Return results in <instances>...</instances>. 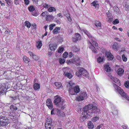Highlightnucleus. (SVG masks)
Returning a JSON list of instances; mask_svg holds the SVG:
<instances>
[{"label": "nucleus", "mask_w": 129, "mask_h": 129, "mask_svg": "<svg viewBox=\"0 0 129 129\" xmlns=\"http://www.w3.org/2000/svg\"><path fill=\"white\" fill-rule=\"evenodd\" d=\"M87 98V94L85 92H83L81 93L79 96L77 98V100L78 101H82Z\"/></svg>", "instance_id": "nucleus-8"}, {"label": "nucleus", "mask_w": 129, "mask_h": 129, "mask_svg": "<svg viewBox=\"0 0 129 129\" xmlns=\"http://www.w3.org/2000/svg\"><path fill=\"white\" fill-rule=\"evenodd\" d=\"M48 14V11H45L44 12H43L41 14V15L43 16H46Z\"/></svg>", "instance_id": "nucleus-44"}, {"label": "nucleus", "mask_w": 129, "mask_h": 129, "mask_svg": "<svg viewBox=\"0 0 129 129\" xmlns=\"http://www.w3.org/2000/svg\"><path fill=\"white\" fill-rule=\"evenodd\" d=\"M87 126L89 129H93L94 127L93 124L91 121L89 122Z\"/></svg>", "instance_id": "nucleus-24"}, {"label": "nucleus", "mask_w": 129, "mask_h": 129, "mask_svg": "<svg viewBox=\"0 0 129 129\" xmlns=\"http://www.w3.org/2000/svg\"><path fill=\"white\" fill-rule=\"evenodd\" d=\"M24 1L26 5H27L29 4L30 2L29 0H24Z\"/></svg>", "instance_id": "nucleus-54"}, {"label": "nucleus", "mask_w": 129, "mask_h": 129, "mask_svg": "<svg viewBox=\"0 0 129 129\" xmlns=\"http://www.w3.org/2000/svg\"><path fill=\"white\" fill-rule=\"evenodd\" d=\"M55 25V24H51L49 26V29L50 30H52L53 28V27Z\"/></svg>", "instance_id": "nucleus-43"}, {"label": "nucleus", "mask_w": 129, "mask_h": 129, "mask_svg": "<svg viewBox=\"0 0 129 129\" xmlns=\"http://www.w3.org/2000/svg\"><path fill=\"white\" fill-rule=\"evenodd\" d=\"M72 49L74 51L76 52L79 51V48L76 46H74L73 47Z\"/></svg>", "instance_id": "nucleus-38"}, {"label": "nucleus", "mask_w": 129, "mask_h": 129, "mask_svg": "<svg viewBox=\"0 0 129 129\" xmlns=\"http://www.w3.org/2000/svg\"><path fill=\"white\" fill-rule=\"evenodd\" d=\"M23 59L24 62L26 63H27L30 61L29 59L26 56H24L23 57Z\"/></svg>", "instance_id": "nucleus-29"}, {"label": "nucleus", "mask_w": 129, "mask_h": 129, "mask_svg": "<svg viewBox=\"0 0 129 129\" xmlns=\"http://www.w3.org/2000/svg\"><path fill=\"white\" fill-rule=\"evenodd\" d=\"M113 9L114 12L116 14L119 11V9L116 6H114L113 7Z\"/></svg>", "instance_id": "nucleus-33"}, {"label": "nucleus", "mask_w": 129, "mask_h": 129, "mask_svg": "<svg viewBox=\"0 0 129 129\" xmlns=\"http://www.w3.org/2000/svg\"><path fill=\"white\" fill-rule=\"evenodd\" d=\"M60 29L59 27H56L53 31V33L54 34H55L59 33V31Z\"/></svg>", "instance_id": "nucleus-22"}, {"label": "nucleus", "mask_w": 129, "mask_h": 129, "mask_svg": "<svg viewBox=\"0 0 129 129\" xmlns=\"http://www.w3.org/2000/svg\"><path fill=\"white\" fill-rule=\"evenodd\" d=\"M88 113L82 112V114L80 117V120L81 122L84 121L86 119L88 118Z\"/></svg>", "instance_id": "nucleus-10"}, {"label": "nucleus", "mask_w": 129, "mask_h": 129, "mask_svg": "<svg viewBox=\"0 0 129 129\" xmlns=\"http://www.w3.org/2000/svg\"><path fill=\"white\" fill-rule=\"evenodd\" d=\"M65 16L67 17V18H69V17H70V14L68 13H67L65 14Z\"/></svg>", "instance_id": "nucleus-60"}, {"label": "nucleus", "mask_w": 129, "mask_h": 129, "mask_svg": "<svg viewBox=\"0 0 129 129\" xmlns=\"http://www.w3.org/2000/svg\"><path fill=\"white\" fill-rule=\"evenodd\" d=\"M65 61L64 59V58H60L59 60V62L60 63L62 64Z\"/></svg>", "instance_id": "nucleus-48"}, {"label": "nucleus", "mask_w": 129, "mask_h": 129, "mask_svg": "<svg viewBox=\"0 0 129 129\" xmlns=\"http://www.w3.org/2000/svg\"><path fill=\"white\" fill-rule=\"evenodd\" d=\"M25 25L27 27L29 28L31 26V24L28 21H26L25 22Z\"/></svg>", "instance_id": "nucleus-36"}, {"label": "nucleus", "mask_w": 129, "mask_h": 129, "mask_svg": "<svg viewBox=\"0 0 129 129\" xmlns=\"http://www.w3.org/2000/svg\"><path fill=\"white\" fill-rule=\"evenodd\" d=\"M7 89L5 85L1 84L0 85V95L4 94L6 92Z\"/></svg>", "instance_id": "nucleus-11"}, {"label": "nucleus", "mask_w": 129, "mask_h": 129, "mask_svg": "<svg viewBox=\"0 0 129 129\" xmlns=\"http://www.w3.org/2000/svg\"><path fill=\"white\" fill-rule=\"evenodd\" d=\"M42 45V42L41 41H38L37 43V47L38 49L40 48Z\"/></svg>", "instance_id": "nucleus-28"}, {"label": "nucleus", "mask_w": 129, "mask_h": 129, "mask_svg": "<svg viewBox=\"0 0 129 129\" xmlns=\"http://www.w3.org/2000/svg\"><path fill=\"white\" fill-rule=\"evenodd\" d=\"M46 18L47 20H50L53 18L52 16L50 15H47Z\"/></svg>", "instance_id": "nucleus-37"}, {"label": "nucleus", "mask_w": 129, "mask_h": 129, "mask_svg": "<svg viewBox=\"0 0 129 129\" xmlns=\"http://www.w3.org/2000/svg\"><path fill=\"white\" fill-rule=\"evenodd\" d=\"M103 57H99L97 58V61L98 63H100L102 62L103 61Z\"/></svg>", "instance_id": "nucleus-35"}, {"label": "nucleus", "mask_w": 129, "mask_h": 129, "mask_svg": "<svg viewBox=\"0 0 129 129\" xmlns=\"http://www.w3.org/2000/svg\"><path fill=\"white\" fill-rule=\"evenodd\" d=\"M43 6L45 8H48L50 6V5L46 3H45L44 4H43Z\"/></svg>", "instance_id": "nucleus-47"}, {"label": "nucleus", "mask_w": 129, "mask_h": 129, "mask_svg": "<svg viewBox=\"0 0 129 129\" xmlns=\"http://www.w3.org/2000/svg\"><path fill=\"white\" fill-rule=\"evenodd\" d=\"M59 111L58 110L57 108H53L52 109L51 111V114L52 115L58 113V111Z\"/></svg>", "instance_id": "nucleus-21"}, {"label": "nucleus", "mask_w": 129, "mask_h": 129, "mask_svg": "<svg viewBox=\"0 0 129 129\" xmlns=\"http://www.w3.org/2000/svg\"><path fill=\"white\" fill-rule=\"evenodd\" d=\"M97 2L96 1H94L93 2L91 3V5L95 7V8H99V5L97 3Z\"/></svg>", "instance_id": "nucleus-23"}, {"label": "nucleus", "mask_w": 129, "mask_h": 129, "mask_svg": "<svg viewBox=\"0 0 129 129\" xmlns=\"http://www.w3.org/2000/svg\"><path fill=\"white\" fill-rule=\"evenodd\" d=\"M68 69V68L67 67H66L65 69H64L65 71L64 72V75L65 76H66L68 78L70 79L72 78V76L71 74L69 73L66 70H67Z\"/></svg>", "instance_id": "nucleus-14"}, {"label": "nucleus", "mask_w": 129, "mask_h": 129, "mask_svg": "<svg viewBox=\"0 0 129 129\" xmlns=\"http://www.w3.org/2000/svg\"><path fill=\"white\" fill-rule=\"evenodd\" d=\"M46 105L50 109H52L53 108L52 104L51 101L50 99H48L46 101Z\"/></svg>", "instance_id": "nucleus-12"}, {"label": "nucleus", "mask_w": 129, "mask_h": 129, "mask_svg": "<svg viewBox=\"0 0 129 129\" xmlns=\"http://www.w3.org/2000/svg\"><path fill=\"white\" fill-rule=\"evenodd\" d=\"M19 0H14V3L16 5L19 4Z\"/></svg>", "instance_id": "nucleus-59"}, {"label": "nucleus", "mask_w": 129, "mask_h": 129, "mask_svg": "<svg viewBox=\"0 0 129 129\" xmlns=\"http://www.w3.org/2000/svg\"><path fill=\"white\" fill-rule=\"evenodd\" d=\"M68 55V54L67 52H65L63 54V57L64 58H66L67 57Z\"/></svg>", "instance_id": "nucleus-50"}, {"label": "nucleus", "mask_w": 129, "mask_h": 129, "mask_svg": "<svg viewBox=\"0 0 129 129\" xmlns=\"http://www.w3.org/2000/svg\"><path fill=\"white\" fill-rule=\"evenodd\" d=\"M99 119V117L96 116L93 117L92 119V122H94L98 120Z\"/></svg>", "instance_id": "nucleus-41"}, {"label": "nucleus", "mask_w": 129, "mask_h": 129, "mask_svg": "<svg viewBox=\"0 0 129 129\" xmlns=\"http://www.w3.org/2000/svg\"><path fill=\"white\" fill-rule=\"evenodd\" d=\"M119 23V21L117 19H115L113 22L114 24H117Z\"/></svg>", "instance_id": "nucleus-53"}, {"label": "nucleus", "mask_w": 129, "mask_h": 129, "mask_svg": "<svg viewBox=\"0 0 129 129\" xmlns=\"http://www.w3.org/2000/svg\"><path fill=\"white\" fill-rule=\"evenodd\" d=\"M81 36L78 34H76L75 35V37L73 38V40L74 42H76L78 40H80L81 39Z\"/></svg>", "instance_id": "nucleus-17"}, {"label": "nucleus", "mask_w": 129, "mask_h": 129, "mask_svg": "<svg viewBox=\"0 0 129 129\" xmlns=\"http://www.w3.org/2000/svg\"><path fill=\"white\" fill-rule=\"evenodd\" d=\"M67 18L68 19V21H69L71 22L72 21V19L70 17H69Z\"/></svg>", "instance_id": "nucleus-61"}, {"label": "nucleus", "mask_w": 129, "mask_h": 129, "mask_svg": "<svg viewBox=\"0 0 129 129\" xmlns=\"http://www.w3.org/2000/svg\"><path fill=\"white\" fill-rule=\"evenodd\" d=\"M70 62H71V63L75 64L77 66H79V65L80 60L79 58H77V59L74 58L70 60Z\"/></svg>", "instance_id": "nucleus-13"}, {"label": "nucleus", "mask_w": 129, "mask_h": 129, "mask_svg": "<svg viewBox=\"0 0 129 129\" xmlns=\"http://www.w3.org/2000/svg\"><path fill=\"white\" fill-rule=\"evenodd\" d=\"M114 86L115 89L117 90L118 91L122 96L128 100H129V97L123 91L120 87L115 84H114Z\"/></svg>", "instance_id": "nucleus-4"}, {"label": "nucleus", "mask_w": 129, "mask_h": 129, "mask_svg": "<svg viewBox=\"0 0 129 129\" xmlns=\"http://www.w3.org/2000/svg\"><path fill=\"white\" fill-rule=\"evenodd\" d=\"M115 40L117 41H120L121 40L120 39H119L118 38V37H116L115 39Z\"/></svg>", "instance_id": "nucleus-63"}, {"label": "nucleus", "mask_w": 129, "mask_h": 129, "mask_svg": "<svg viewBox=\"0 0 129 129\" xmlns=\"http://www.w3.org/2000/svg\"><path fill=\"white\" fill-rule=\"evenodd\" d=\"M31 27L33 29H36V25L35 24H32L31 25Z\"/></svg>", "instance_id": "nucleus-55"}, {"label": "nucleus", "mask_w": 129, "mask_h": 129, "mask_svg": "<svg viewBox=\"0 0 129 129\" xmlns=\"http://www.w3.org/2000/svg\"><path fill=\"white\" fill-rule=\"evenodd\" d=\"M54 98H55L54 101V104L56 106L60 108L61 109H64L65 108V105L64 104L65 102L63 99L58 95L55 96Z\"/></svg>", "instance_id": "nucleus-1"}, {"label": "nucleus", "mask_w": 129, "mask_h": 129, "mask_svg": "<svg viewBox=\"0 0 129 129\" xmlns=\"http://www.w3.org/2000/svg\"><path fill=\"white\" fill-rule=\"evenodd\" d=\"M82 31L84 33L86 34L88 37L91 35L88 32L84 29H82Z\"/></svg>", "instance_id": "nucleus-32"}, {"label": "nucleus", "mask_w": 129, "mask_h": 129, "mask_svg": "<svg viewBox=\"0 0 129 129\" xmlns=\"http://www.w3.org/2000/svg\"><path fill=\"white\" fill-rule=\"evenodd\" d=\"M9 123V120L7 117L0 116V126H6Z\"/></svg>", "instance_id": "nucleus-3"}, {"label": "nucleus", "mask_w": 129, "mask_h": 129, "mask_svg": "<svg viewBox=\"0 0 129 129\" xmlns=\"http://www.w3.org/2000/svg\"><path fill=\"white\" fill-rule=\"evenodd\" d=\"M9 6H10L11 5L12 1L11 0H5Z\"/></svg>", "instance_id": "nucleus-49"}, {"label": "nucleus", "mask_w": 129, "mask_h": 129, "mask_svg": "<svg viewBox=\"0 0 129 129\" xmlns=\"http://www.w3.org/2000/svg\"><path fill=\"white\" fill-rule=\"evenodd\" d=\"M122 127L124 129H126L127 127L125 125H123L122 126Z\"/></svg>", "instance_id": "nucleus-62"}, {"label": "nucleus", "mask_w": 129, "mask_h": 129, "mask_svg": "<svg viewBox=\"0 0 129 129\" xmlns=\"http://www.w3.org/2000/svg\"><path fill=\"white\" fill-rule=\"evenodd\" d=\"M124 72V70L122 68L118 69L117 71V73L118 75L122 74Z\"/></svg>", "instance_id": "nucleus-26"}, {"label": "nucleus", "mask_w": 129, "mask_h": 129, "mask_svg": "<svg viewBox=\"0 0 129 129\" xmlns=\"http://www.w3.org/2000/svg\"><path fill=\"white\" fill-rule=\"evenodd\" d=\"M92 105L91 104H89L87 106H85L83 108V112L88 113L90 111L92 108Z\"/></svg>", "instance_id": "nucleus-9"}, {"label": "nucleus", "mask_w": 129, "mask_h": 129, "mask_svg": "<svg viewBox=\"0 0 129 129\" xmlns=\"http://www.w3.org/2000/svg\"><path fill=\"white\" fill-rule=\"evenodd\" d=\"M122 58L123 61L126 62L127 60V58L126 57L124 54H123L122 56Z\"/></svg>", "instance_id": "nucleus-46"}, {"label": "nucleus", "mask_w": 129, "mask_h": 129, "mask_svg": "<svg viewBox=\"0 0 129 129\" xmlns=\"http://www.w3.org/2000/svg\"><path fill=\"white\" fill-rule=\"evenodd\" d=\"M106 14H107V15L108 18L110 17H113L111 14L110 13H107Z\"/></svg>", "instance_id": "nucleus-56"}, {"label": "nucleus", "mask_w": 129, "mask_h": 129, "mask_svg": "<svg viewBox=\"0 0 129 129\" xmlns=\"http://www.w3.org/2000/svg\"><path fill=\"white\" fill-rule=\"evenodd\" d=\"M10 109L12 111H14L17 110V108L16 106H14L13 105H11L10 106Z\"/></svg>", "instance_id": "nucleus-31"}, {"label": "nucleus", "mask_w": 129, "mask_h": 129, "mask_svg": "<svg viewBox=\"0 0 129 129\" xmlns=\"http://www.w3.org/2000/svg\"><path fill=\"white\" fill-rule=\"evenodd\" d=\"M113 48L115 50H117L118 48V44L117 43H115L113 45Z\"/></svg>", "instance_id": "nucleus-30"}, {"label": "nucleus", "mask_w": 129, "mask_h": 129, "mask_svg": "<svg viewBox=\"0 0 129 129\" xmlns=\"http://www.w3.org/2000/svg\"><path fill=\"white\" fill-rule=\"evenodd\" d=\"M89 39L91 40L92 41V42H94L95 41V39L91 35L90 37H89Z\"/></svg>", "instance_id": "nucleus-52"}, {"label": "nucleus", "mask_w": 129, "mask_h": 129, "mask_svg": "<svg viewBox=\"0 0 129 129\" xmlns=\"http://www.w3.org/2000/svg\"><path fill=\"white\" fill-rule=\"evenodd\" d=\"M28 53L30 56L33 57L34 59L35 60H37L38 59L39 57L38 56L35 55L30 51L28 52Z\"/></svg>", "instance_id": "nucleus-18"}, {"label": "nucleus", "mask_w": 129, "mask_h": 129, "mask_svg": "<svg viewBox=\"0 0 129 129\" xmlns=\"http://www.w3.org/2000/svg\"><path fill=\"white\" fill-rule=\"evenodd\" d=\"M92 43L93 45H95V46L98 47V44L95 41L92 42Z\"/></svg>", "instance_id": "nucleus-58"}, {"label": "nucleus", "mask_w": 129, "mask_h": 129, "mask_svg": "<svg viewBox=\"0 0 129 129\" xmlns=\"http://www.w3.org/2000/svg\"><path fill=\"white\" fill-rule=\"evenodd\" d=\"M112 80L117 84H118V83H119V81L118 79L116 77H114L112 76L111 77Z\"/></svg>", "instance_id": "nucleus-25"}, {"label": "nucleus", "mask_w": 129, "mask_h": 129, "mask_svg": "<svg viewBox=\"0 0 129 129\" xmlns=\"http://www.w3.org/2000/svg\"><path fill=\"white\" fill-rule=\"evenodd\" d=\"M89 48L92 50V51L95 53H96L97 51L95 48L93 46L91 43L89 42Z\"/></svg>", "instance_id": "nucleus-19"}, {"label": "nucleus", "mask_w": 129, "mask_h": 129, "mask_svg": "<svg viewBox=\"0 0 129 129\" xmlns=\"http://www.w3.org/2000/svg\"><path fill=\"white\" fill-rule=\"evenodd\" d=\"M80 89L78 86H76L73 88L69 89V93L71 95H75L79 92Z\"/></svg>", "instance_id": "nucleus-6"}, {"label": "nucleus", "mask_w": 129, "mask_h": 129, "mask_svg": "<svg viewBox=\"0 0 129 129\" xmlns=\"http://www.w3.org/2000/svg\"><path fill=\"white\" fill-rule=\"evenodd\" d=\"M89 112L88 113V116H92L93 115V113H99L100 111V110L97 108L96 107L93 106L92 105V108Z\"/></svg>", "instance_id": "nucleus-5"}, {"label": "nucleus", "mask_w": 129, "mask_h": 129, "mask_svg": "<svg viewBox=\"0 0 129 129\" xmlns=\"http://www.w3.org/2000/svg\"><path fill=\"white\" fill-rule=\"evenodd\" d=\"M105 70L107 72H109L111 71V69L108 64H106L105 66Z\"/></svg>", "instance_id": "nucleus-20"}, {"label": "nucleus", "mask_w": 129, "mask_h": 129, "mask_svg": "<svg viewBox=\"0 0 129 129\" xmlns=\"http://www.w3.org/2000/svg\"><path fill=\"white\" fill-rule=\"evenodd\" d=\"M55 84L56 86L58 88H60L61 87L62 85L61 83L59 82H55Z\"/></svg>", "instance_id": "nucleus-34"}, {"label": "nucleus", "mask_w": 129, "mask_h": 129, "mask_svg": "<svg viewBox=\"0 0 129 129\" xmlns=\"http://www.w3.org/2000/svg\"><path fill=\"white\" fill-rule=\"evenodd\" d=\"M105 55L107 56V57L109 60H111L114 58V56L110 52H106Z\"/></svg>", "instance_id": "nucleus-15"}, {"label": "nucleus", "mask_w": 129, "mask_h": 129, "mask_svg": "<svg viewBox=\"0 0 129 129\" xmlns=\"http://www.w3.org/2000/svg\"><path fill=\"white\" fill-rule=\"evenodd\" d=\"M124 86L126 88L129 87V81H126L124 84Z\"/></svg>", "instance_id": "nucleus-45"}, {"label": "nucleus", "mask_w": 129, "mask_h": 129, "mask_svg": "<svg viewBox=\"0 0 129 129\" xmlns=\"http://www.w3.org/2000/svg\"><path fill=\"white\" fill-rule=\"evenodd\" d=\"M116 58L119 60H120L121 59L120 57L119 56H117L116 57Z\"/></svg>", "instance_id": "nucleus-64"}, {"label": "nucleus", "mask_w": 129, "mask_h": 129, "mask_svg": "<svg viewBox=\"0 0 129 129\" xmlns=\"http://www.w3.org/2000/svg\"><path fill=\"white\" fill-rule=\"evenodd\" d=\"M34 88L35 90H37L40 88V86L39 84L37 83H35L34 85Z\"/></svg>", "instance_id": "nucleus-27"}, {"label": "nucleus", "mask_w": 129, "mask_h": 129, "mask_svg": "<svg viewBox=\"0 0 129 129\" xmlns=\"http://www.w3.org/2000/svg\"><path fill=\"white\" fill-rule=\"evenodd\" d=\"M49 48L51 51H54L57 47L56 44H50L49 45Z\"/></svg>", "instance_id": "nucleus-16"}, {"label": "nucleus", "mask_w": 129, "mask_h": 129, "mask_svg": "<svg viewBox=\"0 0 129 129\" xmlns=\"http://www.w3.org/2000/svg\"><path fill=\"white\" fill-rule=\"evenodd\" d=\"M30 12H32L34 11L35 8L33 6H30L28 8Z\"/></svg>", "instance_id": "nucleus-40"}, {"label": "nucleus", "mask_w": 129, "mask_h": 129, "mask_svg": "<svg viewBox=\"0 0 129 129\" xmlns=\"http://www.w3.org/2000/svg\"><path fill=\"white\" fill-rule=\"evenodd\" d=\"M53 125L51 119L47 118L45 125L46 129H53Z\"/></svg>", "instance_id": "nucleus-7"}, {"label": "nucleus", "mask_w": 129, "mask_h": 129, "mask_svg": "<svg viewBox=\"0 0 129 129\" xmlns=\"http://www.w3.org/2000/svg\"><path fill=\"white\" fill-rule=\"evenodd\" d=\"M48 11L49 12H52V11H55L56 9L53 7H50L48 9Z\"/></svg>", "instance_id": "nucleus-39"}, {"label": "nucleus", "mask_w": 129, "mask_h": 129, "mask_svg": "<svg viewBox=\"0 0 129 129\" xmlns=\"http://www.w3.org/2000/svg\"><path fill=\"white\" fill-rule=\"evenodd\" d=\"M108 18V21H113V17H109Z\"/></svg>", "instance_id": "nucleus-57"}, {"label": "nucleus", "mask_w": 129, "mask_h": 129, "mask_svg": "<svg viewBox=\"0 0 129 129\" xmlns=\"http://www.w3.org/2000/svg\"><path fill=\"white\" fill-rule=\"evenodd\" d=\"M76 75L78 77L83 76L86 77L88 76L87 72L83 68L81 67L78 68V71L76 72Z\"/></svg>", "instance_id": "nucleus-2"}, {"label": "nucleus", "mask_w": 129, "mask_h": 129, "mask_svg": "<svg viewBox=\"0 0 129 129\" xmlns=\"http://www.w3.org/2000/svg\"><path fill=\"white\" fill-rule=\"evenodd\" d=\"M95 25L96 27H101V22L98 21L96 22Z\"/></svg>", "instance_id": "nucleus-42"}, {"label": "nucleus", "mask_w": 129, "mask_h": 129, "mask_svg": "<svg viewBox=\"0 0 129 129\" xmlns=\"http://www.w3.org/2000/svg\"><path fill=\"white\" fill-rule=\"evenodd\" d=\"M63 47H60L59 48L58 50V52L59 53H61L63 50Z\"/></svg>", "instance_id": "nucleus-51"}]
</instances>
